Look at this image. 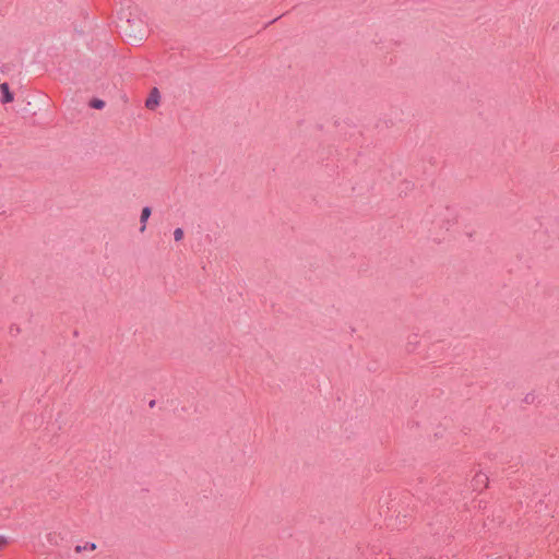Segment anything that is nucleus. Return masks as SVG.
<instances>
[{"label":"nucleus","mask_w":559,"mask_h":559,"mask_svg":"<svg viewBox=\"0 0 559 559\" xmlns=\"http://www.w3.org/2000/svg\"><path fill=\"white\" fill-rule=\"evenodd\" d=\"M10 332L13 333V332H19V329H10Z\"/></svg>","instance_id":"12"},{"label":"nucleus","mask_w":559,"mask_h":559,"mask_svg":"<svg viewBox=\"0 0 559 559\" xmlns=\"http://www.w3.org/2000/svg\"><path fill=\"white\" fill-rule=\"evenodd\" d=\"M417 343H418L417 335L409 336L407 344H406V349L408 352H413L416 348Z\"/></svg>","instance_id":"6"},{"label":"nucleus","mask_w":559,"mask_h":559,"mask_svg":"<svg viewBox=\"0 0 559 559\" xmlns=\"http://www.w3.org/2000/svg\"><path fill=\"white\" fill-rule=\"evenodd\" d=\"M90 106L94 109H102L105 107V102L99 98H94L91 100Z\"/></svg>","instance_id":"7"},{"label":"nucleus","mask_w":559,"mask_h":559,"mask_svg":"<svg viewBox=\"0 0 559 559\" xmlns=\"http://www.w3.org/2000/svg\"><path fill=\"white\" fill-rule=\"evenodd\" d=\"M10 332L13 333V332H19V329H10Z\"/></svg>","instance_id":"11"},{"label":"nucleus","mask_w":559,"mask_h":559,"mask_svg":"<svg viewBox=\"0 0 559 559\" xmlns=\"http://www.w3.org/2000/svg\"><path fill=\"white\" fill-rule=\"evenodd\" d=\"M0 90L2 93V103H11L13 100V93L10 92L8 83H2Z\"/></svg>","instance_id":"4"},{"label":"nucleus","mask_w":559,"mask_h":559,"mask_svg":"<svg viewBox=\"0 0 559 559\" xmlns=\"http://www.w3.org/2000/svg\"><path fill=\"white\" fill-rule=\"evenodd\" d=\"M160 95L157 90V87H153L150 92V95L145 102L146 108L153 110L155 109L159 104Z\"/></svg>","instance_id":"2"},{"label":"nucleus","mask_w":559,"mask_h":559,"mask_svg":"<svg viewBox=\"0 0 559 559\" xmlns=\"http://www.w3.org/2000/svg\"><path fill=\"white\" fill-rule=\"evenodd\" d=\"M183 235H185V233H183L182 228H176L174 230V239L176 241H180L183 238Z\"/></svg>","instance_id":"8"},{"label":"nucleus","mask_w":559,"mask_h":559,"mask_svg":"<svg viewBox=\"0 0 559 559\" xmlns=\"http://www.w3.org/2000/svg\"><path fill=\"white\" fill-rule=\"evenodd\" d=\"M151 214H152V210L150 206H144L142 209L141 216H140V223H141L140 231L141 233H143L146 229V223H147Z\"/></svg>","instance_id":"3"},{"label":"nucleus","mask_w":559,"mask_h":559,"mask_svg":"<svg viewBox=\"0 0 559 559\" xmlns=\"http://www.w3.org/2000/svg\"><path fill=\"white\" fill-rule=\"evenodd\" d=\"M488 485V476L484 473H477L472 479L473 490L481 491Z\"/></svg>","instance_id":"1"},{"label":"nucleus","mask_w":559,"mask_h":559,"mask_svg":"<svg viewBox=\"0 0 559 559\" xmlns=\"http://www.w3.org/2000/svg\"><path fill=\"white\" fill-rule=\"evenodd\" d=\"M10 332L13 333V332H19V329H10Z\"/></svg>","instance_id":"10"},{"label":"nucleus","mask_w":559,"mask_h":559,"mask_svg":"<svg viewBox=\"0 0 559 559\" xmlns=\"http://www.w3.org/2000/svg\"><path fill=\"white\" fill-rule=\"evenodd\" d=\"M155 405V401L150 402V406L153 407Z\"/></svg>","instance_id":"13"},{"label":"nucleus","mask_w":559,"mask_h":559,"mask_svg":"<svg viewBox=\"0 0 559 559\" xmlns=\"http://www.w3.org/2000/svg\"><path fill=\"white\" fill-rule=\"evenodd\" d=\"M7 543V539L5 537L3 536H0V544L4 545Z\"/></svg>","instance_id":"9"},{"label":"nucleus","mask_w":559,"mask_h":559,"mask_svg":"<svg viewBox=\"0 0 559 559\" xmlns=\"http://www.w3.org/2000/svg\"><path fill=\"white\" fill-rule=\"evenodd\" d=\"M97 548L96 544L95 543H90V542H86L84 545H76L74 550L76 552H82V551H85V550H90V551H93Z\"/></svg>","instance_id":"5"}]
</instances>
